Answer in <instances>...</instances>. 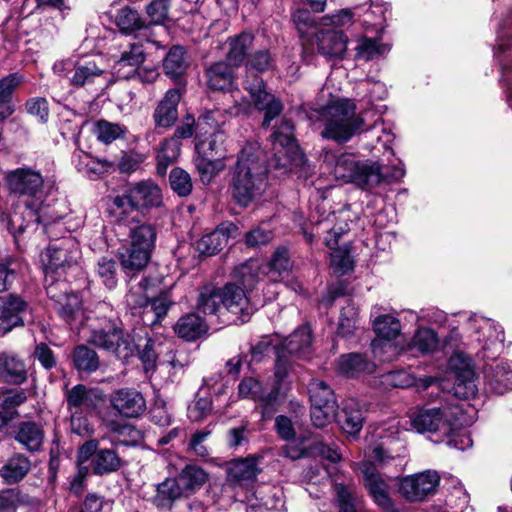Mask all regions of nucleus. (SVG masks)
Masks as SVG:
<instances>
[{"mask_svg": "<svg viewBox=\"0 0 512 512\" xmlns=\"http://www.w3.org/2000/svg\"><path fill=\"white\" fill-rule=\"evenodd\" d=\"M11 192L23 198L25 216L14 211L8 218V230L13 234L23 233L30 225L48 224L61 218V215L46 202L47 183L40 173L29 167L10 171L6 177Z\"/></svg>", "mask_w": 512, "mask_h": 512, "instance_id": "1", "label": "nucleus"}, {"mask_svg": "<svg viewBox=\"0 0 512 512\" xmlns=\"http://www.w3.org/2000/svg\"><path fill=\"white\" fill-rule=\"evenodd\" d=\"M388 165L383 171L384 164L378 161H360L352 154H342L336 157L333 154H326L325 161H335L334 174L346 182L356 184L365 190H373L383 183L391 184L402 180L405 175L404 164L399 158H387Z\"/></svg>", "mask_w": 512, "mask_h": 512, "instance_id": "2", "label": "nucleus"}, {"mask_svg": "<svg viewBox=\"0 0 512 512\" xmlns=\"http://www.w3.org/2000/svg\"><path fill=\"white\" fill-rule=\"evenodd\" d=\"M268 171L265 155L258 144L243 147L230 183L231 195L238 205L247 207L263 194Z\"/></svg>", "mask_w": 512, "mask_h": 512, "instance_id": "3", "label": "nucleus"}, {"mask_svg": "<svg viewBox=\"0 0 512 512\" xmlns=\"http://www.w3.org/2000/svg\"><path fill=\"white\" fill-rule=\"evenodd\" d=\"M136 330L134 329L133 336L120 327L93 330L89 342L123 360L128 359L137 350L145 370H152L156 367L159 355L164 352V344L157 343L151 338H143Z\"/></svg>", "mask_w": 512, "mask_h": 512, "instance_id": "4", "label": "nucleus"}, {"mask_svg": "<svg viewBox=\"0 0 512 512\" xmlns=\"http://www.w3.org/2000/svg\"><path fill=\"white\" fill-rule=\"evenodd\" d=\"M316 113V119L324 127L321 136L338 143L349 141L364 123L356 113L355 103L347 98L334 99Z\"/></svg>", "mask_w": 512, "mask_h": 512, "instance_id": "5", "label": "nucleus"}, {"mask_svg": "<svg viewBox=\"0 0 512 512\" xmlns=\"http://www.w3.org/2000/svg\"><path fill=\"white\" fill-rule=\"evenodd\" d=\"M155 239L156 232L151 224L134 218L129 222L128 239L119 252L122 269L128 276L136 277L146 267Z\"/></svg>", "mask_w": 512, "mask_h": 512, "instance_id": "6", "label": "nucleus"}, {"mask_svg": "<svg viewBox=\"0 0 512 512\" xmlns=\"http://www.w3.org/2000/svg\"><path fill=\"white\" fill-rule=\"evenodd\" d=\"M150 282L141 277H130L128 282L129 290L126 295V303L129 308L130 317H148L153 313L156 319L166 316L172 301L168 293H162L149 302L148 290Z\"/></svg>", "mask_w": 512, "mask_h": 512, "instance_id": "7", "label": "nucleus"}, {"mask_svg": "<svg viewBox=\"0 0 512 512\" xmlns=\"http://www.w3.org/2000/svg\"><path fill=\"white\" fill-rule=\"evenodd\" d=\"M207 85L210 89L229 94L233 106L229 107L231 116L247 114L251 111L249 99L244 97L235 85L234 68L226 62H216L206 70Z\"/></svg>", "mask_w": 512, "mask_h": 512, "instance_id": "8", "label": "nucleus"}, {"mask_svg": "<svg viewBox=\"0 0 512 512\" xmlns=\"http://www.w3.org/2000/svg\"><path fill=\"white\" fill-rule=\"evenodd\" d=\"M461 408L451 402L439 407L423 408L411 416L412 427L420 433L440 431L448 435L459 423Z\"/></svg>", "mask_w": 512, "mask_h": 512, "instance_id": "9", "label": "nucleus"}, {"mask_svg": "<svg viewBox=\"0 0 512 512\" xmlns=\"http://www.w3.org/2000/svg\"><path fill=\"white\" fill-rule=\"evenodd\" d=\"M78 256L79 245L70 236L50 244L41 256L45 266V282H56V276L60 277L76 265Z\"/></svg>", "mask_w": 512, "mask_h": 512, "instance_id": "10", "label": "nucleus"}, {"mask_svg": "<svg viewBox=\"0 0 512 512\" xmlns=\"http://www.w3.org/2000/svg\"><path fill=\"white\" fill-rule=\"evenodd\" d=\"M271 141L275 151L274 168L283 170V173L287 172L291 169V162L300 156L292 122L283 119L279 125L275 126Z\"/></svg>", "mask_w": 512, "mask_h": 512, "instance_id": "11", "label": "nucleus"}, {"mask_svg": "<svg viewBox=\"0 0 512 512\" xmlns=\"http://www.w3.org/2000/svg\"><path fill=\"white\" fill-rule=\"evenodd\" d=\"M244 89L250 94V103L264 112L263 126L268 127L283 110V104L273 94L265 90L263 79L256 74H247Z\"/></svg>", "mask_w": 512, "mask_h": 512, "instance_id": "12", "label": "nucleus"}, {"mask_svg": "<svg viewBox=\"0 0 512 512\" xmlns=\"http://www.w3.org/2000/svg\"><path fill=\"white\" fill-rule=\"evenodd\" d=\"M439 481L440 476L434 470L408 475L400 480L399 492L410 502H420L435 492Z\"/></svg>", "mask_w": 512, "mask_h": 512, "instance_id": "13", "label": "nucleus"}, {"mask_svg": "<svg viewBox=\"0 0 512 512\" xmlns=\"http://www.w3.org/2000/svg\"><path fill=\"white\" fill-rule=\"evenodd\" d=\"M66 400L70 410L76 409L75 413L71 415V427L75 433L80 435L87 429L85 424L83 427L81 425L82 418L76 415L78 410L96 407L102 400L101 394L96 389H88L86 386L78 384L67 391Z\"/></svg>", "mask_w": 512, "mask_h": 512, "instance_id": "14", "label": "nucleus"}, {"mask_svg": "<svg viewBox=\"0 0 512 512\" xmlns=\"http://www.w3.org/2000/svg\"><path fill=\"white\" fill-rule=\"evenodd\" d=\"M46 293L53 303V308L61 318L77 317L81 299L75 293H68L67 284L57 280L46 285Z\"/></svg>", "mask_w": 512, "mask_h": 512, "instance_id": "15", "label": "nucleus"}, {"mask_svg": "<svg viewBox=\"0 0 512 512\" xmlns=\"http://www.w3.org/2000/svg\"><path fill=\"white\" fill-rule=\"evenodd\" d=\"M449 368L456 373L455 394L468 398L475 395L474 372L470 359L460 351H455L449 358Z\"/></svg>", "mask_w": 512, "mask_h": 512, "instance_id": "16", "label": "nucleus"}, {"mask_svg": "<svg viewBox=\"0 0 512 512\" xmlns=\"http://www.w3.org/2000/svg\"><path fill=\"white\" fill-rule=\"evenodd\" d=\"M364 485L375 503L385 510L392 509V501L388 495V485L376 470L371 461H363L360 465Z\"/></svg>", "mask_w": 512, "mask_h": 512, "instance_id": "17", "label": "nucleus"}, {"mask_svg": "<svg viewBox=\"0 0 512 512\" xmlns=\"http://www.w3.org/2000/svg\"><path fill=\"white\" fill-rule=\"evenodd\" d=\"M112 407L122 416L134 418L146 410V401L142 394L132 388H122L110 396Z\"/></svg>", "mask_w": 512, "mask_h": 512, "instance_id": "18", "label": "nucleus"}, {"mask_svg": "<svg viewBox=\"0 0 512 512\" xmlns=\"http://www.w3.org/2000/svg\"><path fill=\"white\" fill-rule=\"evenodd\" d=\"M145 60L142 44L129 43L114 61L113 72L119 79H130Z\"/></svg>", "mask_w": 512, "mask_h": 512, "instance_id": "19", "label": "nucleus"}, {"mask_svg": "<svg viewBox=\"0 0 512 512\" xmlns=\"http://www.w3.org/2000/svg\"><path fill=\"white\" fill-rule=\"evenodd\" d=\"M238 228L233 223H223L214 231L207 233L197 242V250L205 256H212L221 251L229 238L234 237Z\"/></svg>", "mask_w": 512, "mask_h": 512, "instance_id": "20", "label": "nucleus"}, {"mask_svg": "<svg viewBox=\"0 0 512 512\" xmlns=\"http://www.w3.org/2000/svg\"><path fill=\"white\" fill-rule=\"evenodd\" d=\"M181 100L180 90L169 89L163 99L159 102L153 113V120L156 127L169 128L178 118V104Z\"/></svg>", "mask_w": 512, "mask_h": 512, "instance_id": "21", "label": "nucleus"}, {"mask_svg": "<svg viewBox=\"0 0 512 512\" xmlns=\"http://www.w3.org/2000/svg\"><path fill=\"white\" fill-rule=\"evenodd\" d=\"M261 457L249 456L232 462L228 468V480L234 485L254 482L261 471L258 462Z\"/></svg>", "mask_w": 512, "mask_h": 512, "instance_id": "22", "label": "nucleus"}, {"mask_svg": "<svg viewBox=\"0 0 512 512\" xmlns=\"http://www.w3.org/2000/svg\"><path fill=\"white\" fill-rule=\"evenodd\" d=\"M222 297L223 307L234 315H249L250 308L248 305V291L234 282L227 283L223 288L219 289Z\"/></svg>", "mask_w": 512, "mask_h": 512, "instance_id": "23", "label": "nucleus"}, {"mask_svg": "<svg viewBox=\"0 0 512 512\" xmlns=\"http://www.w3.org/2000/svg\"><path fill=\"white\" fill-rule=\"evenodd\" d=\"M278 387L270 392H265L262 384L253 377H245L238 385V394L241 398H247L259 402L264 408H268L278 398Z\"/></svg>", "mask_w": 512, "mask_h": 512, "instance_id": "24", "label": "nucleus"}, {"mask_svg": "<svg viewBox=\"0 0 512 512\" xmlns=\"http://www.w3.org/2000/svg\"><path fill=\"white\" fill-rule=\"evenodd\" d=\"M318 52L327 58H342L347 49V37L341 31L327 30L317 34Z\"/></svg>", "mask_w": 512, "mask_h": 512, "instance_id": "25", "label": "nucleus"}, {"mask_svg": "<svg viewBox=\"0 0 512 512\" xmlns=\"http://www.w3.org/2000/svg\"><path fill=\"white\" fill-rule=\"evenodd\" d=\"M131 197L137 208L158 207L162 204L161 188L152 180H143L130 186Z\"/></svg>", "mask_w": 512, "mask_h": 512, "instance_id": "26", "label": "nucleus"}, {"mask_svg": "<svg viewBox=\"0 0 512 512\" xmlns=\"http://www.w3.org/2000/svg\"><path fill=\"white\" fill-rule=\"evenodd\" d=\"M364 412V405L357 399H347L342 413L338 416V422L346 433L357 434L363 426Z\"/></svg>", "mask_w": 512, "mask_h": 512, "instance_id": "27", "label": "nucleus"}, {"mask_svg": "<svg viewBox=\"0 0 512 512\" xmlns=\"http://www.w3.org/2000/svg\"><path fill=\"white\" fill-rule=\"evenodd\" d=\"M485 380L491 390L504 394L512 389V362H500L485 370Z\"/></svg>", "mask_w": 512, "mask_h": 512, "instance_id": "28", "label": "nucleus"}, {"mask_svg": "<svg viewBox=\"0 0 512 512\" xmlns=\"http://www.w3.org/2000/svg\"><path fill=\"white\" fill-rule=\"evenodd\" d=\"M15 440L27 451L38 452L44 441V430L35 422H21L17 426Z\"/></svg>", "mask_w": 512, "mask_h": 512, "instance_id": "29", "label": "nucleus"}, {"mask_svg": "<svg viewBox=\"0 0 512 512\" xmlns=\"http://www.w3.org/2000/svg\"><path fill=\"white\" fill-rule=\"evenodd\" d=\"M199 157L196 160V167L202 183L209 184L214 177L224 170L226 164L223 157L212 159L206 153L205 143H196Z\"/></svg>", "mask_w": 512, "mask_h": 512, "instance_id": "30", "label": "nucleus"}, {"mask_svg": "<svg viewBox=\"0 0 512 512\" xmlns=\"http://www.w3.org/2000/svg\"><path fill=\"white\" fill-rule=\"evenodd\" d=\"M264 271L258 260H249L235 268L233 272L234 283L245 291L251 292L261 279Z\"/></svg>", "mask_w": 512, "mask_h": 512, "instance_id": "31", "label": "nucleus"}, {"mask_svg": "<svg viewBox=\"0 0 512 512\" xmlns=\"http://www.w3.org/2000/svg\"><path fill=\"white\" fill-rule=\"evenodd\" d=\"M30 311L29 303L21 296L16 294L0 296V320H22Z\"/></svg>", "mask_w": 512, "mask_h": 512, "instance_id": "32", "label": "nucleus"}, {"mask_svg": "<svg viewBox=\"0 0 512 512\" xmlns=\"http://www.w3.org/2000/svg\"><path fill=\"white\" fill-rule=\"evenodd\" d=\"M334 239L326 238V245L333 250L331 253V266L335 273L344 275L353 269V260L347 248L335 249L338 244V237L344 233V230H332Z\"/></svg>", "mask_w": 512, "mask_h": 512, "instance_id": "33", "label": "nucleus"}, {"mask_svg": "<svg viewBox=\"0 0 512 512\" xmlns=\"http://www.w3.org/2000/svg\"><path fill=\"white\" fill-rule=\"evenodd\" d=\"M31 468L30 460L22 455L15 454L0 469V475L8 484H14L22 480Z\"/></svg>", "mask_w": 512, "mask_h": 512, "instance_id": "34", "label": "nucleus"}, {"mask_svg": "<svg viewBox=\"0 0 512 512\" xmlns=\"http://www.w3.org/2000/svg\"><path fill=\"white\" fill-rule=\"evenodd\" d=\"M354 50L357 60L370 61L386 55L390 47L379 39L360 37L356 41Z\"/></svg>", "mask_w": 512, "mask_h": 512, "instance_id": "35", "label": "nucleus"}, {"mask_svg": "<svg viewBox=\"0 0 512 512\" xmlns=\"http://www.w3.org/2000/svg\"><path fill=\"white\" fill-rule=\"evenodd\" d=\"M374 369L373 363L357 353L342 355L338 360L339 373L347 377H354L363 372L371 373Z\"/></svg>", "mask_w": 512, "mask_h": 512, "instance_id": "36", "label": "nucleus"}, {"mask_svg": "<svg viewBox=\"0 0 512 512\" xmlns=\"http://www.w3.org/2000/svg\"><path fill=\"white\" fill-rule=\"evenodd\" d=\"M253 41L254 36L247 32L230 38L227 52L228 61L235 67L241 65L247 55V51L252 47Z\"/></svg>", "mask_w": 512, "mask_h": 512, "instance_id": "37", "label": "nucleus"}, {"mask_svg": "<svg viewBox=\"0 0 512 512\" xmlns=\"http://www.w3.org/2000/svg\"><path fill=\"white\" fill-rule=\"evenodd\" d=\"M179 483L186 493L200 489L208 481V473L200 466L186 465L178 475Z\"/></svg>", "mask_w": 512, "mask_h": 512, "instance_id": "38", "label": "nucleus"}, {"mask_svg": "<svg viewBox=\"0 0 512 512\" xmlns=\"http://www.w3.org/2000/svg\"><path fill=\"white\" fill-rule=\"evenodd\" d=\"M106 427L112 434L111 442L114 445L127 446L137 442L139 432L132 425L112 420L106 422Z\"/></svg>", "mask_w": 512, "mask_h": 512, "instance_id": "39", "label": "nucleus"}, {"mask_svg": "<svg viewBox=\"0 0 512 512\" xmlns=\"http://www.w3.org/2000/svg\"><path fill=\"white\" fill-rule=\"evenodd\" d=\"M95 474L102 475L116 471L121 466V460L112 449H99L92 460Z\"/></svg>", "mask_w": 512, "mask_h": 512, "instance_id": "40", "label": "nucleus"}, {"mask_svg": "<svg viewBox=\"0 0 512 512\" xmlns=\"http://www.w3.org/2000/svg\"><path fill=\"white\" fill-rule=\"evenodd\" d=\"M181 143L176 138H169L163 141L157 154V170L159 174L164 175L166 169L180 155Z\"/></svg>", "mask_w": 512, "mask_h": 512, "instance_id": "41", "label": "nucleus"}, {"mask_svg": "<svg viewBox=\"0 0 512 512\" xmlns=\"http://www.w3.org/2000/svg\"><path fill=\"white\" fill-rule=\"evenodd\" d=\"M222 309L225 308L222 304V297L220 296L219 289L214 290L209 294L202 292L197 303L196 318L197 320H202L203 316L220 313Z\"/></svg>", "mask_w": 512, "mask_h": 512, "instance_id": "42", "label": "nucleus"}, {"mask_svg": "<svg viewBox=\"0 0 512 512\" xmlns=\"http://www.w3.org/2000/svg\"><path fill=\"white\" fill-rule=\"evenodd\" d=\"M266 268H268L267 275L270 280L279 281L282 274L288 273L291 268L288 250L285 247L277 248Z\"/></svg>", "mask_w": 512, "mask_h": 512, "instance_id": "43", "label": "nucleus"}, {"mask_svg": "<svg viewBox=\"0 0 512 512\" xmlns=\"http://www.w3.org/2000/svg\"><path fill=\"white\" fill-rule=\"evenodd\" d=\"M187 66L185 51L180 46L171 48L163 62L165 73L172 78L182 75Z\"/></svg>", "mask_w": 512, "mask_h": 512, "instance_id": "44", "label": "nucleus"}, {"mask_svg": "<svg viewBox=\"0 0 512 512\" xmlns=\"http://www.w3.org/2000/svg\"><path fill=\"white\" fill-rule=\"evenodd\" d=\"M308 389L311 403L338 407L334 392L324 381L312 379L309 383Z\"/></svg>", "mask_w": 512, "mask_h": 512, "instance_id": "45", "label": "nucleus"}, {"mask_svg": "<svg viewBox=\"0 0 512 512\" xmlns=\"http://www.w3.org/2000/svg\"><path fill=\"white\" fill-rule=\"evenodd\" d=\"M311 328L309 325H302L287 337L284 347L290 354H298L303 352L311 345Z\"/></svg>", "mask_w": 512, "mask_h": 512, "instance_id": "46", "label": "nucleus"}, {"mask_svg": "<svg viewBox=\"0 0 512 512\" xmlns=\"http://www.w3.org/2000/svg\"><path fill=\"white\" fill-rule=\"evenodd\" d=\"M103 70L99 68L94 61H85L84 63L74 64V74L70 82L75 86H83L94 81L99 77Z\"/></svg>", "mask_w": 512, "mask_h": 512, "instance_id": "47", "label": "nucleus"}, {"mask_svg": "<svg viewBox=\"0 0 512 512\" xmlns=\"http://www.w3.org/2000/svg\"><path fill=\"white\" fill-rule=\"evenodd\" d=\"M73 361L75 367L81 371L93 372L99 367L97 353L84 345H79L75 348Z\"/></svg>", "mask_w": 512, "mask_h": 512, "instance_id": "48", "label": "nucleus"}, {"mask_svg": "<svg viewBox=\"0 0 512 512\" xmlns=\"http://www.w3.org/2000/svg\"><path fill=\"white\" fill-rule=\"evenodd\" d=\"M93 132L99 141L109 144L122 137L126 133V128L117 123L99 120L95 123Z\"/></svg>", "mask_w": 512, "mask_h": 512, "instance_id": "49", "label": "nucleus"}, {"mask_svg": "<svg viewBox=\"0 0 512 512\" xmlns=\"http://www.w3.org/2000/svg\"><path fill=\"white\" fill-rule=\"evenodd\" d=\"M4 369L1 374L5 373L7 381L13 384H21L27 378L25 364L20 359L3 355Z\"/></svg>", "mask_w": 512, "mask_h": 512, "instance_id": "50", "label": "nucleus"}, {"mask_svg": "<svg viewBox=\"0 0 512 512\" xmlns=\"http://www.w3.org/2000/svg\"><path fill=\"white\" fill-rule=\"evenodd\" d=\"M335 493L340 512H356L359 507V499L354 489L343 484H335Z\"/></svg>", "mask_w": 512, "mask_h": 512, "instance_id": "51", "label": "nucleus"}, {"mask_svg": "<svg viewBox=\"0 0 512 512\" xmlns=\"http://www.w3.org/2000/svg\"><path fill=\"white\" fill-rule=\"evenodd\" d=\"M174 331L185 341H195L207 333L208 326L206 322H177Z\"/></svg>", "mask_w": 512, "mask_h": 512, "instance_id": "52", "label": "nucleus"}, {"mask_svg": "<svg viewBox=\"0 0 512 512\" xmlns=\"http://www.w3.org/2000/svg\"><path fill=\"white\" fill-rule=\"evenodd\" d=\"M116 23L123 33H131L142 28L143 21L137 11L129 7L122 8L117 15Z\"/></svg>", "mask_w": 512, "mask_h": 512, "instance_id": "53", "label": "nucleus"}, {"mask_svg": "<svg viewBox=\"0 0 512 512\" xmlns=\"http://www.w3.org/2000/svg\"><path fill=\"white\" fill-rule=\"evenodd\" d=\"M96 273L107 288L112 289L117 285V264L112 258H100L96 265Z\"/></svg>", "mask_w": 512, "mask_h": 512, "instance_id": "54", "label": "nucleus"}, {"mask_svg": "<svg viewBox=\"0 0 512 512\" xmlns=\"http://www.w3.org/2000/svg\"><path fill=\"white\" fill-rule=\"evenodd\" d=\"M172 190L181 197L189 195L192 191V181L190 175L181 168H173L169 176Z\"/></svg>", "mask_w": 512, "mask_h": 512, "instance_id": "55", "label": "nucleus"}, {"mask_svg": "<svg viewBox=\"0 0 512 512\" xmlns=\"http://www.w3.org/2000/svg\"><path fill=\"white\" fill-rule=\"evenodd\" d=\"M338 407L311 403V421L315 427L323 428L336 417Z\"/></svg>", "mask_w": 512, "mask_h": 512, "instance_id": "56", "label": "nucleus"}, {"mask_svg": "<svg viewBox=\"0 0 512 512\" xmlns=\"http://www.w3.org/2000/svg\"><path fill=\"white\" fill-rule=\"evenodd\" d=\"M274 58L270 51L261 49L252 53L247 62V67L258 72H265L274 67Z\"/></svg>", "mask_w": 512, "mask_h": 512, "instance_id": "57", "label": "nucleus"}, {"mask_svg": "<svg viewBox=\"0 0 512 512\" xmlns=\"http://www.w3.org/2000/svg\"><path fill=\"white\" fill-rule=\"evenodd\" d=\"M372 352L380 361H391L398 354V346L392 341L374 339L371 343Z\"/></svg>", "mask_w": 512, "mask_h": 512, "instance_id": "58", "label": "nucleus"}, {"mask_svg": "<svg viewBox=\"0 0 512 512\" xmlns=\"http://www.w3.org/2000/svg\"><path fill=\"white\" fill-rule=\"evenodd\" d=\"M413 345L421 352H432L438 345V338L431 329L421 328L413 337Z\"/></svg>", "mask_w": 512, "mask_h": 512, "instance_id": "59", "label": "nucleus"}, {"mask_svg": "<svg viewBox=\"0 0 512 512\" xmlns=\"http://www.w3.org/2000/svg\"><path fill=\"white\" fill-rule=\"evenodd\" d=\"M24 77L19 73H10L0 79V100L12 102L14 91L23 83Z\"/></svg>", "mask_w": 512, "mask_h": 512, "instance_id": "60", "label": "nucleus"}, {"mask_svg": "<svg viewBox=\"0 0 512 512\" xmlns=\"http://www.w3.org/2000/svg\"><path fill=\"white\" fill-rule=\"evenodd\" d=\"M383 382L394 388H408L415 384V377L405 370H397L386 373Z\"/></svg>", "mask_w": 512, "mask_h": 512, "instance_id": "61", "label": "nucleus"}, {"mask_svg": "<svg viewBox=\"0 0 512 512\" xmlns=\"http://www.w3.org/2000/svg\"><path fill=\"white\" fill-rule=\"evenodd\" d=\"M227 114L231 115L229 113V108L224 111L220 109L208 111L199 119L198 125H205L213 130V132L221 131L220 127L227 121Z\"/></svg>", "mask_w": 512, "mask_h": 512, "instance_id": "62", "label": "nucleus"}, {"mask_svg": "<svg viewBox=\"0 0 512 512\" xmlns=\"http://www.w3.org/2000/svg\"><path fill=\"white\" fill-rule=\"evenodd\" d=\"M211 431L207 428L198 430L192 434L188 449L199 457H207L209 455V449L205 445V441L210 436Z\"/></svg>", "mask_w": 512, "mask_h": 512, "instance_id": "63", "label": "nucleus"}, {"mask_svg": "<svg viewBox=\"0 0 512 512\" xmlns=\"http://www.w3.org/2000/svg\"><path fill=\"white\" fill-rule=\"evenodd\" d=\"M212 402L208 397H198L188 407V417L195 422L202 421L211 411Z\"/></svg>", "mask_w": 512, "mask_h": 512, "instance_id": "64", "label": "nucleus"}]
</instances>
